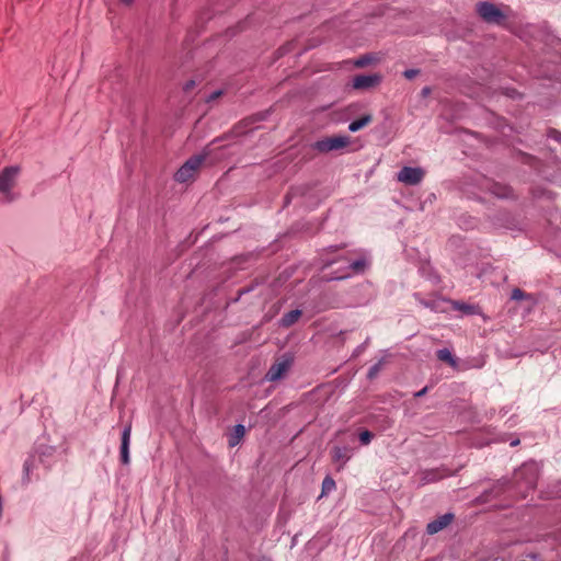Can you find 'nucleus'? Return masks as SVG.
Returning <instances> with one entry per match:
<instances>
[{
    "mask_svg": "<svg viewBox=\"0 0 561 561\" xmlns=\"http://www.w3.org/2000/svg\"><path fill=\"white\" fill-rule=\"evenodd\" d=\"M538 469L535 463H524L514 473V481L524 492L534 490L537 485ZM526 496V493H524Z\"/></svg>",
    "mask_w": 561,
    "mask_h": 561,
    "instance_id": "obj_1",
    "label": "nucleus"
},
{
    "mask_svg": "<svg viewBox=\"0 0 561 561\" xmlns=\"http://www.w3.org/2000/svg\"><path fill=\"white\" fill-rule=\"evenodd\" d=\"M20 173L21 167L19 165L5 167L0 172V194L4 196L7 202H12L14 199L12 190L16 185V180Z\"/></svg>",
    "mask_w": 561,
    "mask_h": 561,
    "instance_id": "obj_2",
    "label": "nucleus"
},
{
    "mask_svg": "<svg viewBox=\"0 0 561 561\" xmlns=\"http://www.w3.org/2000/svg\"><path fill=\"white\" fill-rule=\"evenodd\" d=\"M208 151L205 150L202 154L194 156L188 159L175 173L174 179L180 183H185L193 180L205 161Z\"/></svg>",
    "mask_w": 561,
    "mask_h": 561,
    "instance_id": "obj_3",
    "label": "nucleus"
},
{
    "mask_svg": "<svg viewBox=\"0 0 561 561\" xmlns=\"http://www.w3.org/2000/svg\"><path fill=\"white\" fill-rule=\"evenodd\" d=\"M477 13L488 23L502 24L505 20V14L495 4L490 2H479L477 4Z\"/></svg>",
    "mask_w": 561,
    "mask_h": 561,
    "instance_id": "obj_4",
    "label": "nucleus"
},
{
    "mask_svg": "<svg viewBox=\"0 0 561 561\" xmlns=\"http://www.w3.org/2000/svg\"><path fill=\"white\" fill-rule=\"evenodd\" d=\"M350 138L347 136H332L318 140L314 144V149L319 152H330L340 150L348 146Z\"/></svg>",
    "mask_w": 561,
    "mask_h": 561,
    "instance_id": "obj_5",
    "label": "nucleus"
},
{
    "mask_svg": "<svg viewBox=\"0 0 561 561\" xmlns=\"http://www.w3.org/2000/svg\"><path fill=\"white\" fill-rule=\"evenodd\" d=\"M458 470H450L446 466H440L438 468L424 470L420 473V482L422 485L434 483L440 481L445 478L451 477L457 473Z\"/></svg>",
    "mask_w": 561,
    "mask_h": 561,
    "instance_id": "obj_6",
    "label": "nucleus"
},
{
    "mask_svg": "<svg viewBox=\"0 0 561 561\" xmlns=\"http://www.w3.org/2000/svg\"><path fill=\"white\" fill-rule=\"evenodd\" d=\"M425 175V172L421 168L404 167L398 173V181L407 185L419 184Z\"/></svg>",
    "mask_w": 561,
    "mask_h": 561,
    "instance_id": "obj_7",
    "label": "nucleus"
},
{
    "mask_svg": "<svg viewBox=\"0 0 561 561\" xmlns=\"http://www.w3.org/2000/svg\"><path fill=\"white\" fill-rule=\"evenodd\" d=\"M484 188L499 198H514L515 194L510 185L488 180Z\"/></svg>",
    "mask_w": 561,
    "mask_h": 561,
    "instance_id": "obj_8",
    "label": "nucleus"
},
{
    "mask_svg": "<svg viewBox=\"0 0 561 561\" xmlns=\"http://www.w3.org/2000/svg\"><path fill=\"white\" fill-rule=\"evenodd\" d=\"M291 362L289 359L274 363L266 374V379L270 381H276L280 379L288 371Z\"/></svg>",
    "mask_w": 561,
    "mask_h": 561,
    "instance_id": "obj_9",
    "label": "nucleus"
},
{
    "mask_svg": "<svg viewBox=\"0 0 561 561\" xmlns=\"http://www.w3.org/2000/svg\"><path fill=\"white\" fill-rule=\"evenodd\" d=\"M380 82V77L377 75H358L353 79V88L357 90L368 89L377 85Z\"/></svg>",
    "mask_w": 561,
    "mask_h": 561,
    "instance_id": "obj_10",
    "label": "nucleus"
},
{
    "mask_svg": "<svg viewBox=\"0 0 561 561\" xmlns=\"http://www.w3.org/2000/svg\"><path fill=\"white\" fill-rule=\"evenodd\" d=\"M131 434V423H127L123 433H122V444H121V461L124 465L129 462V442Z\"/></svg>",
    "mask_w": 561,
    "mask_h": 561,
    "instance_id": "obj_11",
    "label": "nucleus"
},
{
    "mask_svg": "<svg viewBox=\"0 0 561 561\" xmlns=\"http://www.w3.org/2000/svg\"><path fill=\"white\" fill-rule=\"evenodd\" d=\"M454 519V515L450 513H447L443 516H439L438 518L432 520L426 526V531L430 535H434L444 528H446Z\"/></svg>",
    "mask_w": 561,
    "mask_h": 561,
    "instance_id": "obj_12",
    "label": "nucleus"
},
{
    "mask_svg": "<svg viewBox=\"0 0 561 561\" xmlns=\"http://www.w3.org/2000/svg\"><path fill=\"white\" fill-rule=\"evenodd\" d=\"M331 457L334 462H340L339 467L336 468L337 471L342 470L344 465L351 458L348 448L339 446H335L331 450Z\"/></svg>",
    "mask_w": 561,
    "mask_h": 561,
    "instance_id": "obj_13",
    "label": "nucleus"
},
{
    "mask_svg": "<svg viewBox=\"0 0 561 561\" xmlns=\"http://www.w3.org/2000/svg\"><path fill=\"white\" fill-rule=\"evenodd\" d=\"M301 314L302 312L299 309H295L285 313L280 319V325L283 328H290L300 319Z\"/></svg>",
    "mask_w": 561,
    "mask_h": 561,
    "instance_id": "obj_14",
    "label": "nucleus"
},
{
    "mask_svg": "<svg viewBox=\"0 0 561 561\" xmlns=\"http://www.w3.org/2000/svg\"><path fill=\"white\" fill-rule=\"evenodd\" d=\"M366 267V262L364 259H359L351 263V265L347 267V272L336 276V278H344L347 276H351L352 274H358L364 272Z\"/></svg>",
    "mask_w": 561,
    "mask_h": 561,
    "instance_id": "obj_15",
    "label": "nucleus"
},
{
    "mask_svg": "<svg viewBox=\"0 0 561 561\" xmlns=\"http://www.w3.org/2000/svg\"><path fill=\"white\" fill-rule=\"evenodd\" d=\"M263 119V116L257 114V115H254V116H251V117H248L243 121H241L234 128H233V134L236 135H242L244 133H247L245 129H243V127L248 128L251 124L255 123V122H259V121H262Z\"/></svg>",
    "mask_w": 561,
    "mask_h": 561,
    "instance_id": "obj_16",
    "label": "nucleus"
},
{
    "mask_svg": "<svg viewBox=\"0 0 561 561\" xmlns=\"http://www.w3.org/2000/svg\"><path fill=\"white\" fill-rule=\"evenodd\" d=\"M436 356L439 360L448 364L453 368L458 367L456 357L451 354L448 348H442L436 352Z\"/></svg>",
    "mask_w": 561,
    "mask_h": 561,
    "instance_id": "obj_17",
    "label": "nucleus"
},
{
    "mask_svg": "<svg viewBox=\"0 0 561 561\" xmlns=\"http://www.w3.org/2000/svg\"><path fill=\"white\" fill-rule=\"evenodd\" d=\"M244 434H245L244 426L241 424L236 425L233 428V433L229 437V446L234 447L236 445H238L240 443V440L243 438Z\"/></svg>",
    "mask_w": 561,
    "mask_h": 561,
    "instance_id": "obj_18",
    "label": "nucleus"
},
{
    "mask_svg": "<svg viewBox=\"0 0 561 561\" xmlns=\"http://www.w3.org/2000/svg\"><path fill=\"white\" fill-rule=\"evenodd\" d=\"M371 119H373L371 115H369V114L364 115V116L359 117L358 119L353 121L348 125V129L351 131H357V130L362 129L363 127H365L366 125H368L371 122Z\"/></svg>",
    "mask_w": 561,
    "mask_h": 561,
    "instance_id": "obj_19",
    "label": "nucleus"
},
{
    "mask_svg": "<svg viewBox=\"0 0 561 561\" xmlns=\"http://www.w3.org/2000/svg\"><path fill=\"white\" fill-rule=\"evenodd\" d=\"M336 484L332 477L327 476L322 482L321 496H325L335 489Z\"/></svg>",
    "mask_w": 561,
    "mask_h": 561,
    "instance_id": "obj_20",
    "label": "nucleus"
},
{
    "mask_svg": "<svg viewBox=\"0 0 561 561\" xmlns=\"http://www.w3.org/2000/svg\"><path fill=\"white\" fill-rule=\"evenodd\" d=\"M511 298L513 300H530V301H535V298L531 294H528V293H525L524 290H522L520 288H514L512 290V295H511Z\"/></svg>",
    "mask_w": 561,
    "mask_h": 561,
    "instance_id": "obj_21",
    "label": "nucleus"
},
{
    "mask_svg": "<svg viewBox=\"0 0 561 561\" xmlns=\"http://www.w3.org/2000/svg\"><path fill=\"white\" fill-rule=\"evenodd\" d=\"M358 438L362 445H368L374 438V434L368 430H363L359 432Z\"/></svg>",
    "mask_w": 561,
    "mask_h": 561,
    "instance_id": "obj_22",
    "label": "nucleus"
},
{
    "mask_svg": "<svg viewBox=\"0 0 561 561\" xmlns=\"http://www.w3.org/2000/svg\"><path fill=\"white\" fill-rule=\"evenodd\" d=\"M374 60V57L370 55H364L355 60L354 65L358 68H363L369 64H371Z\"/></svg>",
    "mask_w": 561,
    "mask_h": 561,
    "instance_id": "obj_23",
    "label": "nucleus"
},
{
    "mask_svg": "<svg viewBox=\"0 0 561 561\" xmlns=\"http://www.w3.org/2000/svg\"><path fill=\"white\" fill-rule=\"evenodd\" d=\"M454 306H455V309H457V310H461L467 313H472L473 307L470 305H466V304H461V302H454Z\"/></svg>",
    "mask_w": 561,
    "mask_h": 561,
    "instance_id": "obj_24",
    "label": "nucleus"
},
{
    "mask_svg": "<svg viewBox=\"0 0 561 561\" xmlns=\"http://www.w3.org/2000/svg\"><path fill=\"white\" fill-rule=\"evenodd\" d=\"M548 136L558 140L559 142H561V133L560 131H558L556 129H551V130H549Z\"/></svg>",
    "mask_w": 561,
    "mask_h": 561,
    "instance_id": "obj_25",
    "label": "nucleus"
},
{
    "mask_svg": "<svg viewBox=\"0 0 561 561\" xmlns=\"http://www.w3.org/2000/svg\"><path fill=\"white\" fill-rule=\"evenodd\" d=\"M419 73V70L415 69H409L404 71V77L407 79H413Z\"/></svg>",
    "mask_w": 561,
    "mask_h": 561,
    "instance_id": "obj_26",
    "label": "nucleus"
},
{
    "mask_svg": "<svg viewBox=\"0 0 561 561\" xmlns=\"http://www.w3.org/2000/svg\"><path fill=\"white\" fill-rule=\"evenodd\" d=\"M33 467V460H26L24 463V470L26 472V476L28 477L30 470Z\"/></svg>",
    "mask_w": 561,
    "mask_h": 561,
    "instance_id": "obj_27",
    "label": "nucleus"
},
{
    "mask_svg": "<svg viewBox=\"0 0 561 561\" xmlns=\"http://www.w3.org/2000/svg\"><path fill=\"white\" fill-rule=\"evenodd\" d=\"M195 87V82L193 80L186 82V84L184 85V91L188 92L191 91L193 88Z\"/></svg>",
    "mask_w": 561,
    "mask_h": 561,
    "instance_id": "obj_28",
    "label": "nucleus"
},
{
    "mask_svg": "<svg viewBox=\"0 0 561 561\" xmlns=\"http://www.w3.org/2000/svg\"><path fill=\"white\" fill-rule=\"evenodd\" d=\"M378 371V365H375L374 367L370 368L369 373H368V377L369 378H373Z\"/></svg>",
    "mask_w": 561,
    "mask_h": 561,
    "instance_id": "obj_29",
    "label": "nucleus"
},
{
    "mask_svg": "<svg viewBox=\"0 0 561 561\" xmlns=\"http://www.w3.org/2000/svg\"><path fill=\"white\" fill-rule=\"evenodd\" d=\"M502 491H503L502 485H494L490 492H495V494L499 495Z\"/></svg>",
    "mask_w": 561,
    "mask_h": 561,
    "instance_id": "obj_30",
    "label": "nucleus"
},
{
    "mask_svg": "<svg viewBox=\"0 0 561 561\" xmlns=\"http://www.w3.org/2000/svg\"><path fill=\"white\" fill-rule=\"evenodd\" d=\"M221 94H222V92H221V91H216V92H214V93L209 96L208 101H213V100H215V99L219 98Z\"/></svg>",
    "mask_w": 561,
    "mask_h": 561,
    "instance_id": "obj_31",
    "label": "nucleus"
},
{
    "mask_svg": "<svg viewBox=\"0 0 561 561\" xmlns=\"http://www.w3.org/2000/svg\"><path fill=\"white\" fill-rule=\"evenodd\" d=\"M488 496H489L488 492L483 493V494L481 495V497H482V502H486V501H488Z\"/></svg>",
    "mask_w": 561,
    "mask_h": 561,
    "instance_id": "obj_32",
    "label": "nucleus"
},
{
    "mask_svg": "<svg viewBox=\"0 0 561 561\" xmlns=\"http://www.w3.org/2000/svg\"><path fill=\"white\" fill-rule=\"evenodd\" d=\"M119 1L125 3V4H130L134 0H119Z\"/></svg>",
    "mask_w": 561,
    "mask_h": 561,
    "instance_id": "obj_33",
    "label": "nucleus"
},
{
    "mask_svg": "<svg viewBox=\"0 0 561 561\" xmlns=\"http://www.w3.org/2000/svg\"><path fill=\"white\" fill-rule=\"evenodd\" d=\"M518 444H519V440H518V439L513 440V442L511 443V445H512V446H516V445H518Z\"/></svg>",
    "mask_w": 561,
    "mask_h": 561,
    "instance_id": "obj_34",
    "label": "nucleus"
},
{
    "mask_svg": "<svg viewBox=\"0 0 561 561\" xmlns=\"http://www.w3.org/2000/svg\"><path fill=\"white\" fill-rule=\"evenodd\" d=\"M425 391H426V388H424L423 390H421L420 392H417V394H416V396H422V394H424V392H425Z\"/></svg>",
    "mask_w": 561,
    "mask_h": 561,
    "instance_id": "obj_35",
    "label": "nucleus"
},
{
    "mask_svg": "<svg viewBox=\"0 0 561 561\" xmlns=\"http://www.w3.org/2000/svg\"><path fill=\"white\" fill-rule=\"evenodd\" d=\"M428 92H430V89H428V88H424V89H423V93H424V94H426V93H428Z\"/></svg>",
    "mask_w": 561,
    "mask_h": 561,
    "instance_id": "obj_36",
    "label": "nucleus"
}]
</instances>
